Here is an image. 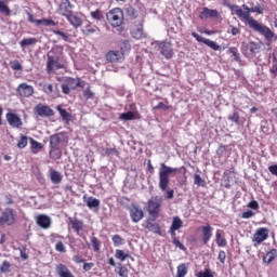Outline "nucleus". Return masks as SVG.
Instances as JSON below:
<instances>
[{"instance_id": "obj_30", "label": "nucleus", "mask_w": 277, "mask_h": 277, "mask_svg": "<svg viewBox=\"0 0 277 277\" xmlns=\"http://www.w3.org/2000/svg\"><path fill=\"white\" fill-rule=\"evenodd\" d=\"M138 114L133 113V111H127V113H122L119 116V120H123L124 122L129 121V120H135L137 119Z\"/></svg>"}, {"instance_id": "obj_4", "label": "nucleus", "mask_w": 277, "mask_h": 277, "mask_svg": "<svg viewBox=\"0 0 277 277\" xmlns=\"http://www.w3.org/2000/svg\"><path fill=\"white\" fill-rule=\"evenodd\" d=\"M106 18L111 27H120L124 23V12L120 8H115L106 14Z\"/></svg>"}, {"instance_id": "obj_42", "label": "nucleus", "mask_w": 277, "mask_h": 277, "mask_svg": "<svg viewBox=\"0 0 277 277\" xmlns=\"http://www.w3.org/2000/svg\"><path fill=\"white\" fill-rule=\"evenodd\" d=\"M111 241L116 248H118V246L124 245V239H122V236L118 235V234H116L111 237Z\"/></svg>"}, {"instance_id": "obj_35", "label": "nucleus", "mask_w": 277, "mask_h": 277, "mask_svg": "<svg viewBox=\"0 0 277 277\" xmlns=\"http://www.w3.org/2000/svg\"><path fill=\"white\" fill-rule=\"evenodd\" d=\"M87 207L89 209H96L101 207V200L94 198V197H89L87 200Z\"/></svg>"}, {"instance_id": "obj_14", "label": "nucleus", "mask_w": 277, "mask_h": 277, "mask_svg": "<svg viewBox=\"0 0 277 277\" xmlns=\"http://www.w3.org/2000/svg\"><path fill=\"white\" fill-rule=\"evenodd\" d=\"M35 111L41 118H51V116H55V111L51 107L44 104H38L35 107Z\"/></svg>"}, {"instance_id": "obj_10", "label": "nucleus", "mask_w": 277, "mask_h": 277, "mask_svg": "<svg viewBox=\"0 0 277 277\" xmlns=\"http://www.w3.org/2000/svg\"><path fill=\"white\" fill-rule=\"evenodd\" d=\"M197 230H201V241L203 246H208L209 241H211V237H213V226L206 223L203 226L197 228Z\"/></svg>"}, {"instance_id": "obj_20", "label": "nucleus", "mask_w": 277, "mask_h": 277, "mask_svg": "<svg viewBox=\"0 0 277 277\" xmlns=\"http://www.w3.org/2000/svg\"><path fill=\"white\" fill-rule=\"evenodd\" d=\"M36 223L40 226V228L47 230L48 228H51V216L47 214H39L36 217Z\"/></svg>"}, {"instance_id": "obj_2", "label": "nucleus", "mask_w": 277, "mask_h": 277, "mask_svg": "<svg viewBox=\"0 0 277 277\" xmlns=\"http://www.w3.org/2000/svg\"><path fill=\"white\" fill-rule=\"evenodd\" d=\"M187 174V168L182 166L179 168H172L168 167L166 163L160 164L159 170V188L161 192H166L168 189V186L170 185V174H173V176H176V174Z\"/></svg>"}, {"instance_id": "obj_7", "label": "nucleus", "mask_w": 277, "mask_h": 277, "mask_svg": "<svg viewBox=\"0 0 277 277\" xmlns=\"http://www.w3.org/2000/svg\"><path fill=\"white\" fill-rule=\"evenodd\" d=\"M161 202H163V198L159 196L151 197L147 201V211L149 215H153V217H157L159 215V211L161 209Z\"/></svg>"}, {"instance_id": "obj_58", "label": "nucleus", "mask_w": 277, "mask_h": 277, "mask_svg": "<svg viewBox=\"0 0 277 277\" xmlns=\"http://www.w3.org/2000/svg\"><path fill=\"white\" fill-rule=\"evenodd\" d=\"M43 92L45 94H53V84L51 83H44L43 84Z\"/></svg>"}, {"instance_id": "obj_63", "label": "nucleus", "mask_w": 277, "mask_h": 277, "mask_svg": "<svg viewBox=\"0 0 277 277\" xmlns=\"http://www.w3.org/2000/svg\"><path fill=\"white\" fill-rule=\"evenodd\" d=\"M92 267H94V263L93 262H84L82 269L83 272H90V269H92Z\"/></svg>"}, {"instance_id": "obj_28", "label": "nucleus", "mask_w": 277, "mask_h": 277, "mask_svg": "<svg viewBox=\"0 0 277 277\" xmlns=\"http://www.w3.org/2000/svg\"><path fill=\"white\" fill-rule=\"evenodd\" d=\"M215 241L219 248H226V246H228V241L222 236V230L220 229H217L215 233Z\"/></svg>"}, {"instance_id": "obj_13", "label": "nucleus", "mask_w": 277, "mask_h": 277, "mask_svg": "<svg viewBox=\"0 0 277 277\" xmlns=\"http://www.w3.org/2000/svg\"><path fill=\"white\" fill-rule=\"evenodd\" d=\"M68 222L70 227L74 229V232L81 237V230L85 228V224L83 223L82 220H79L77 216H69Z\"/></svg>"}, {"instance_id": "obj_23", "label": "nucleus", "mask_w": 277, "mask_h": 277, "mask_svg": "<svg viewBox=\"0 0 277 277\" xmlns=\"http://www.w3.org/2000/svg\"><path fill=\"white\" fill-rule=\"evenodd\" d=\"M143 228H146L149 233H154L155 235H161V227H159V224L153 223L150 221H146L142 224Z\"/></svg>"}, {"instance_id": "obj_16", "label": "nucleus", "mask_w": 277, "mask_h": 277, "mask_svg": "<svg viewBox=\"0 0 277 277\" xmlns=\"http://www.w3.org/2000/svg\"><path fill=\"white\" fill-rule=\"evenodd\" d=\"M17 93L23 98H29V96H32L34 94V88L24 82L17 87Z\"/></svg>"}, {"instance_id": "obj_5", "label": "nucleus", "mask_w": 277, "mask_h": 277, "mask_svg": "<svg viewBox=\"0 0 277 277\" xmlns=\"http://www.w3.org/2000/svg\"><path fill=\"white\" fill-rule=\"evenodd\" d=\"M17 222L16 210L8 207L0 215V226H14Z\"/></svg>"}, {"instance_id": "obj_50", "label": "nucleus", "mask_w": 277, "mask_h": 277, "mask_svg": "<svg viewBox=\"0 0 277 277\" xmlns=\"http://www.w3.org/2000/svg\"><path fill=\"white\" fill-rule=\"evenodd\" d=\"M227 151H228V145H221L216 149V155H219V157H223V155H226Z\"/></svg>"}, {"instance_id": "obj_59", "label": "nucleus", "mask_w": 277, "mask_h": 277, "mask_svg": "<svg viewBox=\"0 0 277 277\" xmlns=\"http://www.w3.org/2000/svg\"><path fill=\"white\" fill-rule=\"evenodd\" d=\"M171 106L166 105L163 102H159L154 109H162L163 111H168Z\"/></svg>"}, {"instance_id": "obj_52", "label": "nucleus", "mask_w": 277, "mask_h": 277, "mask_svg": "<svg viewBox=\"0 0 277 277\" xmlns=\"http://www.w3.org/2000/svg\"><path fill=\"white\" fill-rule=\"evenodd\" d=\"M227 119L230 120V122H235V124H239V120H240L239 113H234L229 115Z\"/></svg>"}, {"instance_id": "obj_38", "label": "nucleus", "mask_w": 277, "mask_h": 277, "mask_svg": "<svg viewBox=\"0 0 277 277\" xmlns=\"http://www.w3.org/2000/svg\"><path fill=\"white\" fill-rule=\"evenodd\" d=\"M0 12L4 14V16H12V10H10V6H8L3 0H0Z\"/></svg>"}, {"instance_id": "obj_11", "label": "nucleus", "mask_w": 277, "mask_h": 277, "mask_svg": "<svg viewBox=\"0 0 277 277\" xmlns=\"http://www.w3.org/2000/svg\"><path fill=\"white\" fill-rule=\"evenodd\" d=\"M129 213H130V217H131L132 222H134V224H137V222H142V220H144V210H142V208H140V206L132 205L129 208Z\"/></svg>"}, {"instance_id": "obj_41", "label": "nucleus", "mask_w": 277, "mask_h": 277, "mask_svg": "<svg viewBox=\"0 0 277 277\" xmlns=\"http://www.w3.org/2000/svg\"><path fill=\"white\" fill-rule=\"evenodd\" d=\"M194 184L197 185L198 187H205V185H207V182L205 181V179H202L200 176V174L195 173L194 174Z\"/></svg>"}, {"instance_id": "obj_61", "label": "nucleus", "mask_w": 277, "mask_h": 277, "mask_svg": "<svg viewBox=\"0 0 277 277\" xmlns=\"http://www.w3.org/2000/svg\"><path fill=\"white\" fill-rule=\"evenodd\" d=\"M5 205L11 206L14 205V198L12 197V194H6L4 196Z\"/></svg>"}, {"instance_id": "obj_27", "label": "nucleus", "mask_w": 277, "mask_h": 277, "mask_svg": "<svg viewBox=\"0 0 277 277\" xmlns=\"http://www.w3.org/2000/svg\"><path fill=\"white\" fill-rule=\"evenodd\" d=\"M29 142H30V150L32 155H38V153H40V150H42L43 148L42 143L34 140L32 137H29Z\"/></svg>"}, {"instance_id": "obj_37", "label": "nucleus", "mask_w": 277, "mask_h": 277, "mask_svg": "<svg viewBox=\"0 0 277 277\" xmlns=\"http://www.w3.org/2000/svg\"><path fill=\"white\" fill-rule=\"evenodd\" d=\"M187 272H188L187 264L182 263L177 266L175 277H185V276H187Z\"/></svg>"}, {"instance_id": "obj_34", "label": "nucleus", "mask_w": 277, "mask_h": 277, "mask_svg": "<svg viewBox=\"0 0 277 277\" xmlns=\"http://www.w3.org/2000/svg\"><path fill=\"white\" fill-rule=\"evenodd\" d=\"M62 137H64V134L62 133L52 135L50 138V146H60V144H62Z\"/></svg>"}, {"instance_id": "obj_45", "label": "nucleus", "mask_w": 277, "mask_h": 277, "mask_svg": "<svg viewBox=\"0 0 277 277\" xmlns=\"http://www.w3.org/2000/svg\"><path fill=\"white\" fill-rule=\"evenodd\" d=\"M57 111H58L60 116L63 118V120H65L66 122H68V120H70V114L68 111H66V109L57 106Z\"/></svg>"}, {"instance_id": "obj_53", "label": "nucleus", "mask_w": 277, "mask_h": 277, "mask_svg": "<svg viewBox=\"0 0 277 277\" xmlns=\"http://www.w3.org/2000/svg\"><path fill=\"white\" fill-rule=\"evenodd\" d=\"M64 237H62L60 234H51L50 235V241L51 243H57V241H62Z\"/></svg>"}, {"instance_id": "obj_43", "label": "nucleus", "mask_w": 277, "mask_h": 277, "mask_svg": "<svg viewBox=\"0 0 277 277\" xmlns=\"http://www.w3.org/2000/svg\"><path fill=\"white\" fill-rule=\"evenodd\" d=\"M91 245L94 252H101V240L96 237H91Z\"/></svg>"}, {"instance_id": "obj_48", "label": "nucleus", "mask_w": 277, "mask_h": 277, "mask_svg": "<svg viewBox=\"0 0 277 277\" xmlns=\"http://www.w3.org/2000/svg\"><path fill=\"white\" fill-rule=\"evenodd\" d=\"M83 36H92V34H96V27H92V25H87L82 30Z\"/></svg>"}, {"instance_id": "obj_1", "label": "nucleus", "mask_w": 277, "mask_h": 277, "mask_svg": "<svg viewBox=\"0 0 277 277\" xmlns=\"http://www.w3.org/2000/svg\"><path fill=\"white\" fill-rule=\"evenodd\" d=\"M229 10L240 18L243 23H246L250 29H253V31H258V34H261V36H264L265 40L267 42H272L274 40V31L269 29V27L260 24L256 19H254L252 16H250V8L246 10L247 12H243L239 5H230Z\"/></svg>"}, {"instance_id": "obj_25", "label": "nucleus", "mask_w": 277, "mask_h": 277, "mask_svg": "<svg viewBox=\"0 0 277 277\" xmlns=\"http://www.w3.org/2000/svg\"><path fill=\"white\" fill-rule=\"evenodd\" d=\"M50 181L53 185H60L64 181V175L57 170L50 171Z\"/></svg>"}, {"instance_id": "obj_51", "label": "nucleus", "mask_w": 277, "mask_h": 277, "mask_svg": "<svg viewBox=\"0 0 277 277\" xmlns=\"http://www.w3.org/2000/svg\"><path fill=\"white\" fill-rule=\"evenodd\" d=\"M54 36H60L65 42H69L70 38L62 30H53Z\"/></svg>"}, {"instance_id": "obj_26", "label": "nucleus", "mask_w": 277, "mask_h": 277, "mask_svg": "<svg viewBox=\"0 0 277 277\" xmlns=\"http://www.w3.org/2000/svg\"><path fill=\"white\" fill-rule=\"evenodd\" d=\"M49 157L52 161L62 159V149H60V147L50 146Z\"/></svg>"}, {"instance_id": "obj_55", "label": "nucleus", "mask_w": 277, "mask_h": 277, "mask_svg": "<svg viewBox=\"0 0 277 277\" xmlns=\"http://www.w3.org/2000/svg\"><path fill=\"white\" fill-rule=\"evenodd\" d=\"M56 252H66V247L64 246V242L62 240H58L55 245Z\"/></svg>"}, {"instance_id": "obj_15", "label": "nucleus", "mask_w": 277, "mask_h": 277, "mask_svg": "<svg viewBox=\"0 0 277 277\" xmlns=\"http://www.w3.org/2000/svg\"><path fill=\"white\" fill-rule=\"evenodd\" d=\"M5 118L12 129H21L23 127V119L18 115L6 113Z\"/></svg>"}, {"instance_id": "obj_22", "label": "nucleus", "mask_w": 277, "mask_h": 277, "mask_svg": "<svg viewBox=\"0 0 277 277\" xmlns=\"http://www.w3.org/2000/svg\"><path fill=\"white\" fill-rule=\"evenodd\" d=\"M66 84L69 85L70 90H77V88H85V81L81 78H67Z\"/></svg>"}, {"instance_id": "obj_47", "label": "nucleus", "mask_w": 277, "mask_h": 277, "mask_svg": "<svg viewBox=\"0 0 277 277\" xmlns=\"http://www.w3.org/2000/svg\"><path fill=\"white\" fill-rule=\"evenodd\" d=\"M203 44L212 49V51H220V45L215 41H211L210 39H206Z\"/></svg>"}, {"instance_id": "obj_29", "label": "nucleus", "mask_w": 277, "mask_h": 277, "mask_svg": "<svg viewBox=\"0 0 277 277\" xmlns=\"http://www.w3.org/2000/svg\"><path fill=\"white\" fill-rule=\"evenodd\" d=\"M276 258H277V250H276V249H271V250L263 256V261H264V263H267V265H269V263H272Z\"/></svg>"}, {"instance_id": "obj_60", "label": "nucleus", "mask_w": 277, "mask_h": 277, "mask_svg": "<svg viewBox=\"0 0 277 277\" xmlns=\"http://www.w3.org/2000/svg\"><path fill=\"white\" fill-rule=\"evenodd\" d=\"M219 261L220 263H222V265L226 263V251L224 250L219 251Z\"/></svg>"}, {"instance_id": "obj_6", "label": "nucleus", "mask_w": 277, "mask_h": 277, "mask_svg": "<svg viewBox=\"0 0 277 277\" xmlns=\"http://www.w3.org/2000/svg\"><path fill=\"white\" fill-rule=\"evenodd\" d=\"M263 49V42L250 41L243 47V54L246 57H256Z\"/></svg>"}, {"instance_id": "obj_56", "label": "nucleus", "mask_w": 277, "mask_h": 277, "mask_svg": "<svg viewBox=\"0 0 277 277\" xmlns=\"http://www.w3.org/2000/svg\"><path fill=\"white\" fill-rule=\"evenodd\" d=\"M240 217H242V220H250V217H254V213L252 210H248L246 212H242Z\"/></svg>"}, {"instance_id": "obj_62", "label": "nucleus", "mask_w": 277, "mask_h": 277, "mask_svg": "<svg viewBox=\"0 0 277 277\" xmlns=\"http://www.w3.org/2000/svg\"><path fill=\"white\" fill-rule=\"evenodd\" d=\"M12 70H23V65L18 61H14L11 65Z\"/></svg>"}, {"instance_id": "obj_3", "label": "nucleus", "mask_w": 277, "mask_h": 277, "mask_svg": "<svg viewBox=\"0 0 277 277\" xmlns=\"http://www.w3.org/2000/svg\"><path fill=\"white\" fill-rule=\"evenodd\" d=\"M63 53L64 50H62V48L60 47H54L48 52L45 67L48 75H51V72H55V70H62V68H65L64 63H62Z\"/></svg>"}, {"instance_id": "obj_17", "label": "nucleus", "mask_w": 277, "mask_h": 277, "mask_svg": "<svg viewBox=\"0 0 277 277\" xmlns=\"http://www.w3.org/2000/svg\"><path fill=\"white\" fill-rule=\"evenodd\" d=\"M72 4H70V0H65L64 2H62L60 4L58 8V14L61 16H64L65 18H67L68 16H70L72 14Z\"/></svg>"}, {"instance_id": "obj_19", "label": "nucleus", "mask_w": 277, "mask_h": 277, "mask_svg": "<svg viewBox=\"0 0 277 277\" xmlns=\"http://www.w3.org/2000/svg\"><path fill=\"white\" fill-rule=\"evenodd\" d=\"M68 23L71 25V27H75V29H79L81 25H83V19L81 18V14L79 13H71L66 17Z\"/></svg>"}, {"instance_id": "obj_32", "label": "nucleus", "mask_w": 277, "mask_h": 277, "mask_svg": "<svg viewBox=\"0 0 277 277\" xmlns=\"http://www.w3.org/2000/svg\"><path fill=\"white\" fill-rule=\"evenodd\" d=\"M119 53H121L123 57L128 53H131V43L129 42V40H124L121 42Z\"/></svg>"}, {"instance_id": "obj_9", "label": "nucleus", "mask_w": 277, "mask_h": 277, "mask_svg": "<svg viewBox=\"0 0 277 277\" xmlns=\"http://www.w3.org/2000/svg\"><path fill=\"white\" fill-rule=\"evenodd\" d=\"M26 14L28 16V23H35L37 27H40V25H42L43 27H56L57 25V23L51 18L36 19V17H34V14H31L29 11H26Z\"/></svg>"}, {"instance_id": "obj_12", "label": "nucleus", "mask_w": 277, "mask_h": 277, "mask_svg": "<svg viewBox=\"0 0 277 277\" xmlns=\"http://www.w3.org/2000/svg\"><path fill=\"white\" fill-rule=\"evenodd\" d=\"M268 237H269V229H267V227H260L254 233L252 241H255L258 246H261V243L267 240Z\"/></svg>"}, {"instance_id": "obj_21", "label": "nucleus", "mask_w": 277, "mask_h": 277, "mask_svg": "<svg viewBox=\"0 0 277 277\" xmlns=\"http://www.w3.org/2000/svg\"><path fill=\"white\" fill-rule=\"evenodd\" d=\"M106 60L110 64H116L118 62H122L124 60V56L122 55V53H120V51H109L108 53H106Z\"/></svg>"}, {"instance_id": "obj_39", "label": "nucleus", "mask_w": 277, "mask_h": 277, "mask_svg": "<svg viewBox=\"0 0 277 277\" xmlns=\"http://www.w3.org/2000/svg\"><path fill=\"white\" fill-rule=\"evenodd\" d=\"M28 142H29V137L26 136V135H24V134H22V135L19 136L18 142H17V148H21V149L27 148Z\"/></svg>"}, {"instance_id": "obj_18", "label": "nucleus", "mask_w": 277, "mask_h": 277, "mask_svg": "<svg viewBox=\"0 0 277 277\" xmlns=\"http://www.w3.org/2000/svg\"><path fill=\"white\" fill-rule=\"evenodd\" d=\"M220 15V13L217 12V10L215 9H209L207 6H203L201 9V12L199 14V18L201 21H205L207 18H217V16Z\"/></svg>"}, {"instance_id": "obj_36", "label": "nucleus", "mask_w": 277, "mask_h": 277, "mask_svg": "<svg viewBox=\"0 0 277 277\" xmlns=\"http://www.w3.org/2000/svg\"><path fill=\"white\" fill-rule=\"evenodd\" d=\"M170 228L172 230H180V228H183V220L179 216H174Z\"/></svg>"}, {"instance_id": "obj_46", "label": "nucleus", "mask_w": 277, "mask_h": 277, "mask_svg": "<svg viewBox=\"0 0 277 277\" xmlns=\"http://www.w3.org/2000/svg\"><path fill=\"white\" fill-rule=\"evenodd\" d=\"M197 277H215V273H213L210 268H205V271H200L197 274Z\"/></svg>"}, {"instance_id": "obj_49", "label": "nucleus", "mask_w": 277, "mask_h": 277, "mask_svg": "<svg viewBox=\"0 0 277 277\" xmlns=\"http://www.w3.org/2000/svg\"><path fill=\"white\" fill-rule=\"evenodd\" d=\"M229 53L234 56L235 62H241V54H239V50H237V48H229Z\"/></svg>"}, {"instance_id": "obj_8", "label": "nucleus", "mask_w": 277, "mask_h": 277, "mask_svg": "<svg viewBox=\"0 0 277 277\" xmlns=\"http://www.w3.org/2000/svg\"><path fill=\"white\" fill-rule=\"evenodd\" d=\"M156 45L158 47L161 55H163L166 60H172V57H174V50L172 49V42L156 41Z\"/></svg>"}, {"instance_id": "obj_57", "label": "nucleus", "mask_w": 277, "mask_h": 277, "mask_svg": "<svg viewBox=\"0 0 277 277\" xmlns=\"http://www.w3.org/2000/svg\"><path fill=\"white\" fill-rule=\"evenodd\" d=\"M118 274L120 277H129V269L124 266H120Z\"/></svg>"}, {"instance_id": "obj_24", "label": "nucleus", "mask_w": 277, "mask_h": 277, "mask_svg": "<svg viewBox=\"0 0 277 277\" xmlns=\"http://www.w3.org/2000/svg\"><path fill=\"white\" fill-rule=\"evenodd\" d=\"M131 36L135 40H142L144 38V24L140 23L131 30Z\"/></svg>"}, {"instance_id": "obj_40", "label": "nucleus", "mask_w": 277, "mask_h": 277, "mask_svg": "<svg viewBox=\"0 0 277 277\" xmlns=\"http://www.w3.org/2000/svg\"><path fill=\"white\" fill-rule=\"evenodd\" d=\"M116 259L119 261H127V259H131V254L124 253V251L117 249L115 253Z\"/></svg>"}, {"instance_id": "obj_44", "label": "nucleus", "mask_w": 277, "mask_h": 277, "mask_svg": "<svg viewBox=\"0 0 277 277\" xmlns=\"http://www.w3.org/2000/svg\"><path fill=\"white\" fill-rule=\"evenodd\" d=\"M11 267H12V264L8 260H4L0 266L1 274H8Z\"/></svg>"}, {"instance_id": "obj_33", "label": "nucleus", "mask_w": 277, "mask_h": 277, "mask_svg": "<svg viewBox=\"0 0 277 277\" xmlns=\"http://www.w3.org/2000/svg\"><path fill=\"white\" fill-rule=\"evenodd\" d=\"M34 44H38V39L37 38H24L19 42V45H21L22 49H25V47H31Z\"/></svg>"}, {"instance_id": "obj_64", "label": "nucleus", "mask_w": 277, "mask_h": 277, "mask_svg": "<svg viewBox=\"0 0 277 277\" xmlns=\"http://www.w3.org/2000/svg\"><path fill=\"white\" fill-rule=\"evenodd\" d=\"M268 172H271V174H273V176H277V164H273V166L268 167Z\"/></svg>"}, {"instance_id": "obj_31", "label": "nucleus", "mask_w": 277, "mask_h": 277, "mask_svg": "<svg viewBox=\"0 0 277 277\" xmlns=\"http://www.w3.org/2000/svg\"><path fill=\"white\" fill-rule=\"evenodd\" d=\"M90 14H91V18L93 21H96L97 23H101V21H105V15H103V11H101V9L91 11Z\"/></svg>"}, {"instance_id": "obj_54", "label": "nucleus", "mask_w": 277, "mask_h": 277, "mask_svg": "<svg viewBox=\"0 0 277 277\" xmlns=\"http://www.w3.org/2000/svg\"><path fill=\"white\" fill-rule=\"evenodd\" d=\"M83 96L84 98H87V101H90V98H94V93L92 92L90 87L83 91Z\"/></svg>"}]
</instances>
